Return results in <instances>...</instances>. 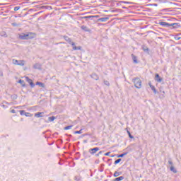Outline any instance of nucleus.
<instances>
[{"label": "nucleus", "mask_w": 181, "mask_h": 181, "mask_svg": "<svg viewBox=\"0 0 181 181\" xmlns=\"http://www.w3.org/2000/svg\"><path fill=\"white\" fill-rule=\"evenodd\" d=\"M35 37V34L32 33H28L27 34H23L20 35V39L22 40H28V39H33Z\"/></svg>", "instance_id": "1"}, {"label": "nucleus", "mask_w": 181, "mask_h": 181, "mask_svg": "<svg viewBox=\"0 0 181 181\" xmlns=\"http://www.w3.org/2000/svg\"><path fill=\"white\" fill-rule=\"evenodd\" d=\"M132 81L136 88H141L142 87V81L139 78H133Z\"/></svg>", "instance_id": "2"}, {"label": "nucleus", "mask_w": 181, "mask_h": 181, "mask_svg": "<svg viewBox=\"0 0 181 181\" xmlns=\"http://www.w3.org/2000/svg\"><path fill=\"white\" fill-rule=\"evenodd\" d=\"M12 63L16 66H25V60L13 59Z\"/></svg>", "instance_id": "3"}, {"label": "nucleus", "mask_w": 181, "mask_h": 181, "mask_svg": "<svg viewBox=\"0 0 181 181\" xmlns=\"http://www.w3.org/2000/svg\"><path fill=\"white\" fill-rule=\"evenodd\" d=\"M98 151H100V148L98 147H95L93 148H90L89 149V153L90 155H94V153H97V152H98Z\"/></svg>", "instance_id": "4"}, {"label": "nucleus", "mask_w": 181, "mask_h": 181, "mask_svg": "<svg viewBox=\"0 0 181 181\" xmlns=\"http://www.w3.org/2000/svg\"><path fill=\"white\" fill-rule=\"evenodd\" d=\"M69 45H71V46L73 47V50H81V46L76 47V44L72 41H71V42H69Z\"/></svg>", "instance_id": "5"}, {"label": "nucleus", "mask_w": 181, "mask_h": 181, "mask_svg": "<svg viewBox=\"0 0 181 181\" xmlns=\"http://www.w3.org/2000/svg\"><path fill=\"white\" fill-rule=\"evenodd\" d=\"M25 80H26L27 83H28V84H30V87H32V88H33V87H35V83H33V81H32V79H30L29 77L26 76Z\"/></svg>", "instance_id": "6"}, {"label": "nucleus", "mask_w": 181, "mask_h": 181, "mask_svg": "<svg viewBox=\"0 0 181 181\" xmlns=\"http://www.w3.org/2000/svg\"><path fill=\"white\" fill-rule=\"evenodd\" d=\"M159 25L163 26V28H170V23H166L165 21H161L159 23Z\"/></svg>", "instance_id": "7"}, {"label": "nucleus", "mask_w": 181, "mask_h": 181, "mask_svg": "<svg viewBox=\"0 0 181 181\" xmlns=\"http://www.w3.org/2000/svg\"><path fill=\"white\" fill-rule=\"evenodd\" d=\"M154 80H155V81H157V83H162L163 79L162 78H160V76L158 75V74H156Z\"/></svg>", "instance_id": "8"}, {"label": "nucleus", "mask_w": 181, "mask_h": 181, "mask_svg": "<svg viewBox=\"0 0 181 181\" xmlns=\"http://www.w3.org/2000/svg\"><path fill=\"white\" fill-rule=\"evenodd\" d=\"M179 23H170V29H177L179 28Z\"/></svg>", "instance_id": "9"}, {"label": "nucleus", "mask_w": 181, "mask_h": 181, "mask_svg": "<svg viewBox=\"0 0 181 181\" xmlns=\"http://www.w3.org/2000/svg\"><path fill=\"white\" fill-rule=\"evenodd\" d=\"M81 29L83 30V32H91V30H90L89 28L86 25H81Z\"/></svg>", "instance_id": "10"}, {"label": "nucleus", "mask_w": 181, "mask_h": 181, "mask_svg": "<svg viewBox=\"0 0 181 181\" xmlns=\"http://www.w3.org/2000/svg\"><path fill=\"white\" fill-rule=\"evenodd\" d=\"M110 18L108 17H102L98 19V22H107Z\"/></svg>", "instance_id": "11"}, {"label": "nucleus", "mask_w": 181, "mask_h": 181, "mask_svg": "<svg viewBox=\"0 0 181 181\" xmlns=\"http://www.w3.org/2000/svg\"><path fill=\"white\" fill-rule=\"evenodd\" d=\"M132 57L134 63H135V64H138V58L136 56H135L134 54H132Z\"/></svg>", "instance_id": "12"}, {"label": "nucleus", "mask_w": 181, "mask_h": 181, "mask_svg": "<svg viewBox=\"0 0 181 181\" xmlns=\"http://www.w3.org/2000/svg\"><path fill=\"white\" fill-rule=\"evenodd\" d=\"M90 76L92 78H93V80H98V78H100V77L95 73H93Z\"/></svg>", "instance_id": "13"}, {"label": "nucleus", "mask_w": 181, "mask_h": 181, "mask_svg": "<svg viewBox=\"0 0 181 181\" xmlns=\"http://www.w3.org/2000/svg\"><path fill=\"white\" fill-rule=\"evenodd\" d=\"M63 37L64 38V40H66V42H67L69 44L71 43V39L69 37V36L64 35Z\"/></svg>", "instance_id": "14"}, {"label": "nucleus", "mask_w": 181, "mask_h": 181, "mask_svg": "<svg viewBox=\"0 0 181 181\" xmlns=\"http://www.w3.org/2000/svg\"><path fill=\"white\" fill-rule=\"evenodd\" d=\"M43 114L44 112H37L35 114V117L37 118H42V117H43Z\"/></svg>", "instance_id": "15"}, {"label": "nucleus", "mask_w": 181, "mask_h": 181, "mask_svg": "<svg viewBox=\"0 0 181 181\" xmlns=\"http://www.w3.org/2000/svg\"><path fill=\"white\" fill-rule=\"evenodd\" d=\"M170 170H171V172H173V173H177V170H176V168H175L173 165H171L170 167Z\"/></svg>", "instance_id": "16"}, {"label": "nucleus", "mask_w": 181, "mask_h": 181, "mask_svg": "<svg viewBox=\"0 0 181 181\" xmlns=\"http://www.w3.org/2000/svg\"><path fill=\"white\" fill-rule=\"evenodd\" d=\"M18 83H19L20 84H21V86H22L23 87H26V84L25 83V81H23V80H22V79H20V80H18Z\"/></svg>", "instance_id": "17"}, {"label": "nucleus", "mask_w": 181, "mask_h": 181, "mask_svg": "<svg viewBox=\"0 0 181 181\" xmlns=\"http://www.w3.org/2000/svg\"><path fill=\"white\" fill-rule=\"evenodd\" d=\"M93 18H94V16H83V17H81V19H93Z\"/></svg>", "instance_id": "18"}, {"label": "nucleus", "mask_w": 181, "mask_h": 181, "mask_svg": "<svg viewBox=\"0 0 181 181\" xmlns=\"http://www.w3.org/2000/svg\"><path fill=\"white\" fill-rule=\"evenodd\" d=\"M142 49L144 50V52H149V48H148V47H146V45H142Z\"/></svg>", "instance_id": "19"}, {"label": "nucleus", "mask_w": 181, "mask_h": 181, "mask_svg": "<svg viewBox=\"0 0 181 181\" xmlns=\"http://www.w3.org/2000/svg\"><path fill=\"white\" fill-rule=\"evenodd\" d=\"M126 155H128V152L123 153L122 154L117 155V158H124Z\"/></svg>", "instance_id": "20"}, {"label": "nucleus", "mask_w": 181, "mask_h": 181, "mask_svg": "<svg viewBox=\"0 0 181 181\" xmlns=\"http://www.w3.org/2000/svg\"><path fill=\"white\" fill-rule=\"evenodd\" d=\"M120 175H122V173H121V172H115V173H114V176H115V177H118V176H120Z\"/></svg>", "instance_id": "21"}, {"label": "nucleus", "mask_w": 181, "mask_h": 181, "mask_svg": "<svg viewBox=\"0 0 181 181\" xmlns=\"http://www.w3.org/2000/svg\"><path fill=\"white\" fill-rule=\"evenodd\" d=\"M121 180H124V176L118 177L114 180V181H121Z\"/></svg>", "instance_id": "22"}, {"label": "nucleus", "mask_w": 181, "mask_h": 181, "mask_svg": "<svg viewBox=\"0 0 181 181\" xmlns=\"http://www.w3.org/2000/svg\"><path fill=\"white\" fill-rule=\"evenodd\" d=\"M56 119V117L54 116H52L49 117V121H50V122H53V121H54Z\"/></svg>", "instance_id": "23"}, {"label": "nucleus", "mask_w": 181, "mask_h": 181, "mask_svg": "<svg viewBox=\"0 0 181 181\" xmlns=\"http://www.w3.org/2000/svg\"><path fill=\"white\" fill-rule=\"evenodd\" d=\"M74 179L76 181H81V176H75Z\"/></svg>", "instance_id": "24"}, {"label": "nucleus", "mask_w": 181, "mask_h": 181, "mask_svg": "<svg viewBox=\"0 0 181 181\" xmlns=\"http://www.w3.org/2000/svg\"><path fill=\"white\" fill-rule=\"evenodd\" d=\"M37 86H40V87H45V83H42V82H39L37 81L36 83Z\"/></svg>", "instance_id": "25"}, {"label": "nucleus", "mask_w": 181, "mask_h": 181, "mask_svg": "<svg viewBox=\"0 0 181 181\" xmlns=\"http://www.w3.org/2000/svg\"><path fill=\"white\" fill-rule=\"evenodd\" d=\"M71 128H73V125L66 126L64 127V130L67 131L69 129H71Z\"/></svg>", "instance_id": "26"}, {"label": "nucleus", "mask_w": 181, "mask_h": 181, "mask_svg": "<svg viewBox=\"0 0 181 181\" xmlns=\"http://www.w3.org/2000/svg\"><path fill=\"white\" fill-rule=\"evenodd\" d=\"M119 3L120 4H128L129 5H132V2H129V1H120Z\"/></svg>", "instance_id": "27"}, {"label": "nucleus", "mask_w": 181, "mask_h": 181, "mask_svg": "<svg viewBox=\"0 0 181 181\" xmlns=\"http://www.w3.org/2000/svg\"><path fill=\"white\" fill-rule=\"evenodd\" d=\"M122 160L121 158H118L117 160H116L115 161V165H118V163H119V162H121Z\"/></svg>", "instance_id": "28"}, {"label": "nucleus", "mask_w": 181, "mask_h": 181, "mask_svg": "<svg viewBox=\"0 0 181 181\" xmlns=\"http://www.w3.org/2000/svg\"><path fill=\"white\" fill-rule=\"evenodd\" d=\"M25 117H33V115H32V114H30V113H29V112H25V115H24Z\"/></svg>", "instance_id": "29"}, {"label": "nucleus", "mask_w": 181, "mask_h": 181, "mask_svg": "<svg viewBox=\"0 0 181 181\" xmlns=\"http://www.w3.org/2000/svg\"><path fill=\"white\" fill-rule=\"evenodd\" d=\"M74 134H83V129H81L79 131H75Z\"/></svg>", "instance_id": "30"}, {"label": "nucleus", "mask_w": 181, "mask_h": 181, "mask_svg": "<svg viewBox=\"0 0 181 181\" xmlns=\"http://www.w3.org/2000/svg\"><path fill=\"white\" fill-rule=\"evenodd\" d=\"M104 84L105 86L110 87V82L108 81H104Z\"/></svg>", "instance_id": "31"}, {"label": "nucleus", "mask_w": 181, "mask_h": 181, "mask_svg": "<svg viewBox=\"0 0 181 181\" xmlns=\"http://www.w3.org/2000/svg\"><path fill=\"white\" fill-rule=\"evenodd\" d=\"M151 90L153 91L154 94H156V88H155V86H151Z\"/></svg>", "instance_id": "32"}, {"label": "nucleus", "mask_w": 181, "mask_h": 181, "mask_svg": "<svg viewBox=\"0 0 181 181\" xmlns=\"http://www.w3.org/2000/svg\"><path fill=\"white\" fill-rule=\"evenodd\" d=\"M127 133L129 135V138H131V139H134V136L131 134V132H129V131H127Z\"/></svg>", "instance_id": "33"}, {"label": "nucleus", "mask_w": 181, "mask_h": 181, "mask_svg": "<svg viewBox=\"0 0 181 181\" xmlns=\"http://www.w3.org/2000/svg\"><path fill=\"white\" fill-rule=\"evenodd\" d=\"M25 112H26L25 110H20L21 115H25Z\"/></svg>", "instance_id": "34"}, {"label": "nucleus", "mask_w": 181, "mask_h": 181, "mask_svg": "<svg viewBox=\"0 0 181 181\" xmlns=\"http://www.w3.org/2000/svg\"><path fill=\"white\" fill-rule=\"evenodd\" d=\"M21 9V6H16L14 7V11H19Z\"/></svg>", "instance_id": "35"}, {"label": "nucleus", "mask_w": 181, "mask_h": 181, "mask_svg": "<svg viewBox=\"0 0 181 181\" xmlns=\"http://www.w3.org/2000/svg\"><path fill=\"white\" fill-rule=\"evenodd\" d=\"M175 40H180L181 37H179V35H176V36L175 37Z\"/></svg>", "instance_id": "36"}, {"label": "nucleus", "mask_w": 181, "mask_h": 181, "mask_svg": "<svg viewBox=\"0 0 181 181\" xmlns=\"http://www.w3.org/2000/svg\"><path fill=\"white\" fill-rule=\"evenodd\" d=\"M168 163H169V165H170L171 166H173V162L171 161V160H168Z\"/></svg>", "instance_id": "37"}, {"label": "nucleus", "mask_w": 181, "mask_h": 181, "mask_svg": "<svg viewBox=\"0 0 181 181\" xmlns=\"http://www.w3.org/2000/svg\"><path fill=\"white\" fill-rule=\"evenodd\" d=\"M111 153V152H107L105 153V156H110V154Z\"/></svg>", "instance_id": "38"}, {"label": "nucleus", "mask_w": 181, "mask_h": 181, "mask_svg": "<svg viewBox=\"0 0 181 181\" xmlns=\"http://www.w3.org/2000/svg\"><path fill=\"white\" fill-rule=\"evenodd\" d=\"M11 112L12 113V114H16V110H11Z\"/></svg>", "instance_id": "39"}, {"label": "nucleus", "mask_w": 181, "mask_h": 181, "mask_svg": "<svg viewBox=\"0 0 181 181\" xmlns=\"http://www.w3.org/2000/svg\"><path fill=\"white\" fill-rule=\"evenodd\" d=\"M148 86H149L150 88L153 87V85H152V83H151V82H148Z\"/></svg>", "instance_id": "40"}, {"label": "nucleus", "mask_w": 181, "mask_h": 181, "mask_svg": "<svg viewBox=\"0 0 181 181\" xmlns=\"http://www.w3.org/2000/svg\"><path fill=\"white\" fill-rule=\"evenodd\" d=\"M11 25L12 26H18V23H12Z\"/></svg>", "instance_id": "41"}, {"label": "nucleus", "mask_w": 181, "mask_h": 181, "mask_svg": "<svg viewBox=\"0 0 181 181\" xmlns=\"http://www.w3.org/2000/svg\"><path fill=\"white\" fill-rule=\"evenodd\" d=\"M37 66H39V64H35L33 67L34 69H37Z\"/></svg>", "instance_id": "42"}, {"label": "nucleus", "mask_w": 181, "mask_h": 181, "mask_svg": "<svg viewBox=\"0 0 181 181\" xmlns=\"http://www.w3.org/2000/svg\"><path fill=\"white\" fill-rule=\"evenodd\" d=\"M66 136H69V138H71V136H73L71 134H66Z\"/></svg>", "instance_id": "43"}, {"label": "nucleus", "mask_w": 181, "mask_h": 181, "mask_svg": "<svg viewBox=\"0 0 181 181\" xmlns=\"http://www.w3.org/2000/svg\"><path fill=\"white\" fill-rule=\"evenodd\" d=\"M122 9H127V7L122 6Z\"/></svg>", "instance_id": "44"}, {"label": "nucleus", "mask_w": 181, "mask_h": 181, "mask_svg": "<svg viewBox=\"0 0 181 181\" xmlns=\"http://www.w3.org/2000/svg\"><path fill=\"white\" fill-rule=\"evenodd\" d=\"M87 135V134H83V136H86Z\"/></svg>", "instance_id": "45"}, {"label": "nucleus", "mask_w": 181, "mask_h": 181, "mask_svg": "<svg viewBox=\"0 0 181 181\" xmlns=\"http://www.w3.org/2000/svg\"><path fill=\"white\" fill-rule=\"evenodd\" d=\"M101 153H103V151H100V152H99V155L101 154Z\"/></svg>", "instance_id": "46"}, {"label": "nucleus", "mask_w": 181, "mask_h": 181, "mask_svg": "<svg viewBox=\"0 0 181 181\" xmlns=\"http://www.w3.org/2000/svg\"><path fill=\"white\" fill-rule=\"evenodd\" d=\"M111 158H114V156H111Z\"/></svg>", "instance_id": "47"}]
</instances>
